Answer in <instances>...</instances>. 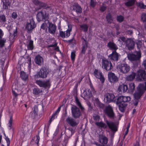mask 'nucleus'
I'll use <instances>...</instances> for the list:
<instances>
[{
	"instance_id": "obj_26",
	"label": "nucleus",
	"mask_w": 146,
	"mask_h": 146,
	"mask_svg": "<svg viewBox=\"0 0 146 146\" xmlns=\"http://www.w3.org/2000/svg\"><path fill=\"white\" fill-rule=\"evenodd\" d=\"M3 35V33L2 31L0 29V38H1ZM6 40L3 39L0 40V47H2L4 46V43Z\"/></svg>"
},
{
	"instance_id": "obj_45",
	"label": "nucleus",
	"mask_w": 146,
	"mask_h": 146,
	"mask_svg": "<svg viewBox=\"0 0 146 146\" xmlns=\"http://www.w3.org/2000/svg\"><path fill=\"white\" fill-rule=\"evenodd\" d=\"M123 102H128L130 101L131 98L129 96H123Z\"/></svg>"
},
{
	"instance_id": "obj_14",
	"label": "nucleus",
	"mask_w": 146,
	"mask_h": 146,
	"mask_svg": "<svg viewBox=\"0 0 146 146\" xmlns=\"http://www.w3.org/2000/svg\"><path fill=\"white\" fill-rule=\"evenodd\" d=\"M72 114L75 118L79 117L80 115V112L78 108L76 106H73L72 107Z\"/></svg>"
},
{
	"instance_id": "obj_5",
	"label": "nucleus",
	"mask_w": 146,
	"mask_h": 146,
	"mask_svg": "<svg viewBox=\"0 0 146 146\" xmlns=\"http://www.w3.org/2000/svg\"><path fill=\"white\" fill-rule=\"evenodd\" d=\"M141 56V53L139 51L135 52L133 54H129L127 55L129 60L131 61L138 60Z\"/></svg>"
},
{
	"instance_id": "obj_38",
	"label": "nucleus",
	"mask_w": 146,
	"mask_h": 146,
	"mask_svg": "<svg viewBox=\"0 0 146 146\" xmlns=\"http://www.w3.org/2000/svg\"><path fill=\"white\" fill-rule=\"evenodd\" d=\"M126 106V105L124 103L120 104L119 105V108L121 112L123 111Z\"/></svg>"
},
{
	"instance_id": "obj_6",
	"label": "nucleus",
	"mask_w": 146,
	"mask_h": 146,
	"mask_svg": "<svg viewBox=\"0 0 146 146\" xmlns=\"http://www.w3.org/2000/svg\"><path fill=\"white\" fill-rule=\"evenodd\" d=\"M36 27L34 21L32 18L28 20L25 25V29L28 31L30 32L33 29Z\"/></svg>"
},
{
	"instance_id": "obj_36",
	"label": "nucleus",
	"mask_w": 146,
	"mask_h": 146,
	"mask_svg": "<svg viewBox=\"0 0 146 146\" xmlns=\"http://www.w3.org/2000/svg\"><path fill=\"white\" fill-rule=\"evenodd\" d=\"M20 76L23 80H26L28 78V76L24 72H21L20 73Z\"/></svg>"
},
{
	"instance_id": "obj_64",
	"label": "nucleus",
	"mask_w": 146,
	"mask_h": 146,
	"mask_svg": "<svg viewBox=\"0 0 146 146\" xmlns=\"http://www.w3.org/2000/svg\"><path fill=\"white\" fill-rule=\"evenodd\" d=\"M85 50H84V48H83L82 50V53H84L85 52Z\"/></svg>"
},
{
	"instance_id": "obj_52",
	"label": "nucleus",
	"mask_w": 146,
	"mask_h": 146,
	"mask_svg": "<svg viewBox=\"0 0 146 146\" xmlns=\"http://www.w3.org/2000/svg\"><path fill=\"white\" fill-rule=\"evenodd\" d=\"M33 139L35 140V143L38 144L39 141V137L38 136H36L34 137Z\"/></svg>"
},
{
	"instance_id": "obj_12",
	"label": "nucleus",
	"mask_w": 146,
	"mask_h": 146,
	"mask_svg": "<svg viewBox=\"0 0 146 146\" xmlns=\"http://www.w3.org/2000/svg\"><path fill=\"white\" fill-rule=\"evenodd\" d=\"M114 98V96L113 94L107 93L105 95L104 101L106 103H109L113 101Z\"/></svg>"
},
{
	"instance_id": "obj_16",
	"label": "nucleus",
	"mask_w": 146,
	"mask_h": 146,
	"mask_svg": "<svg viewBox=\"0 0 146 146\" xmlns=\"http://www.w3.org/2000/svg\"><path fill=\"white\" fill-rule=\"evenodd\" d=\"M127 89L128 88L127 85L122 84L118 86L117 90L119 94H122L126 92Z\"/></svg>"
},
{
	"instance_id": "obj_10",
	"label": "nucleus",
	"mask_w": 146,
	"mask_h": 146,
	"mask_svg": "<svg viewBox=\"0 0 146 146\" xmlns=\"http://www.w3.org/2000/svg\"><path fill=\"white\" fill-rule=\"evenodd\" d=\"M108 79L111 83H114L118 81V78L115 74L112 72H110L108 74Z\"/></svg>"
},
{
	"instance_id": "obj_43",
	"label": "nucleus",
	"mask_w": 146,
	"mask_h": 146,
	"mask_svg": "<svg viewBox=\"0 0 146 146\" xmlns=\"http://www.w3.org/2000/svg\"><path fill=\"white\" fill-rule=\"evenodd\" d=\"M75 56V52L74 51L72 52L71 54V58L73 62L74 61Z\"/></svg>"
},
{
	"instance_id": "obj_58",
	"label": "nucleus",
	"mask_w": 146,
	"mask_h": 146,
	"mask_svg": "<svg viewBox=\"0 0 146 146\" xmlns=\"http://www.w3.org/2000/svg\"><path fill=\"white\" fill-rule=\"evenodd\" d=\"M143 65L144 66V67L146 69V60L143 61Z\"/></svg>"
},
{
	"instance_id": "obj_40",
	"label": "nucleus",
	"mask_w": 146,
	"mask_h": 146,
	"mask_svg": "<svg viewBox=\"0 0 146 146\" xmlns=\"http://www.w3.org/2000/svg\"><path fill=\"white\" fill-rule=\"evenodd\" d=\"M17 35V32L16 30H15L12 35H10L9 36V38L10 40L11 41L12 40L15 38V37Z\"/></svg>"
},
{
	"instance_id": "obj_49",
	"label": "nucleus",
	"mask_w": 146,
	"mask_h": 146,
	"mask_svg": "<svg viewBox=\"0 0 146 146\" xmlns=\"http://www.w3.org/2000/svg\"><path fill=\"white\" fill-rule=\"evenodd\" d=\"M17 12H13L11 14V17L13 19H16L17 18Z\"/></svg>"
},
{
	"instance_id": "obj_37",
	"label": "nucleus",
	"mask_w": 146,
	"mask_h": 146,
	"mask_svg": "<svg viewBox=\"0 0 146 146\" xmlns=\"http://www.w3.org/2000/svg\"><path fill=\"white\" fill-rule=\"evenodd\" d=\"M27 47L28 49L32 50L33 48V41L32 40L29 41L27 42Z\"/></svg>"
},
{
	"instance_id": "obj_34",
	"label": "nucleus",
	"mask_w": 146,
	"mask_h": 146,
	"mask_svg": "<svg viewBox=\"0 0 146 146\" xmlns=\"http://www.w3.org/2000/svg\"><path fill=\"white\" fill-rule=\"evenodd\" d=\"M135 3V0H129L125 3V4L126 6L129 7L133 5Z\"/></svg>"
},
{
	"instance_id": "obj_62",
	"label": "nucleus",
	"mask_w": 146,
	"mask_h": 146,
	"mask_svg": "<svg viewBox=\"0 0 146 146\" xmlns=\"http://www.w3.org/2000/svg\"><path fill=\"white\" fill-rule=\"evenodd\" d=\"M134 146H139V143L138 142H137Z\"/></svg>"
},
{
	"instance_id": "obj_63",
	"label": "nucleus",
	"mask_w": 146,
	"mask_h": 146,
	"mask_svg": "<svg viewBox=\"0 0 146 146\" xmlns=\"http://www.w3.org/2000/svg\"><path fill=\"white\" fill-rule=\"evenodd\" d=\"M60 22H59L58 23V28L60 29Z\"/></svg>"
},
{
	"instance_id": "obj_24",
	"label": "nucleus",
	"mask_w": 146,
	"mask_h": 146,
	"mask_svg": "<svg viewBox=\"0 0 146 146\" xmlns=\"http://www.w3.org/2000/svg\"><path fill=\"white\" fill-rule=\"evenodd\" d=\"M66 121L72 126H75L77 124V123L73 119L70 117H68L67 118Z\"/></svg>"
},
{
	"instance_id": "obj_13",
	"label": "nucleus",
	"mask_w": 146,
	"mask_h": 146,
	"mask_svg": "<svg viewBox=\"0 0 146 146\" xmlns=\"http://www.w3.org/2000/svg\"><path fill=\"white\" fill-rule=\"evenodd\" d=\"M68 29L66 32L60 31V35L62 37L64 38L66 37H68L70 35V32L72 30V27L70 25H68Z\"/></svg>"
},
{
	"instance_id": "obj_17",
	"label": "nucleus",
	"mask_w": 146,
	"mask_h": 146,
	"mask_svg": "<svg viewBox=\"0 0 146 146\" xmlns=\"http://www.w3.org/2000/svg\"><path fill=\"white\" fill-rule=\"evenodd\" d=\"M126 44L129 49L131 50L134 48L135 42L133 40L128 39L126 40Z\"/></svg>"
},
{
	"instance_id": "obj_44",
	"label": "nucleus",
	"mask_w": 146,
	"mask_h": 146,
	"mask_svg": "<svg viewBox=\"0 0 146 146\" xmlns=\"http://www.w3.org/2000/svg\"><path fill=\"white\" fill-rule=\"evenodd\" d=\"M75 101L77 105L78 106L79 108L82 110L84 109V108L82 106L80 103V102L78 98L77 97H76L75 98Z\"/></svg>"
},
{
	"instance_id": "obj_18",
	"label": "nucleus",
	"mask_w": 146,
	"mask_h": 146,
	"mask_svg": "<svg viewBox=\"0 0 146 146\" xmlns=\"http://www.w3.org/2000/svg\"><path fill=\"white\" fill-rule=\"evenodd\" d=\"M48 24V30L49 32L51 34H55L56 30V26L54 24L50 22Z\"/></svg>"
},
{
	"instance_id": "obj_53",
	"label": "nucleus",
	"mask_w": 146,
	"mask_h": 146,
	"mask_svg": "<svg viewBox=\"0 0 146 146\" xmlns=\"http://www.w3.org/2000/svg\"><path fill=\"white\" fill-rule=\"evenodd\" d=\"M141 20L143 22L146 21V14L143 13L141 16Z\"/></svg>"
},
{
	"instance_id": "obj_41",
	"label": "nucleus",
	"mask_w": 146,
	"mask_h": 146,
	"mask_svg": "<svg viewBox=\"0 0 146 146\" xmlns=\"http://www.w3.org/2000/svg\"><path fill=\"white\" fill-rule=\"evenodd\" d=\"M6 21V18L4 15H0V22L1 23H5Z\"/></svg>"
},
{
	"instance_id": "obj_7",
	"label": "nucleus",
	"mask_w": 146,
	"mask_h": 146,
	"mask_svg": "<svg viewBox=\"0 0 146 146\" xmlns=\"http://www.w3.org/2000/svg\"><path fill=\"white\" fill-rule=\"evenodd\" d=\"M102 63V68L107 70H109L113 68L111 62L106 59H103Z\"/></svg>"
},
{
	"instance_id": "obj_50",
	"label": "nucleus",
	"mask_w": 146,
	"mask_h": 146,
	"mask_svg": "<svg viewBox=\"0 0 146 146\" xmlns=\"http://www.w3.org/2000/svg\"><path fill=\"white\" fill-rule=\"evenodd\" d=\"M106 19L107 21L109 23H111L112 21L111 16L110 14H108L107 15L106 17Z\"/></svg>"
},
{
	"instance_id": "obj_48",
	"label": "nucleus",
	"mask_w": 146,
	"mask_h": 146,
	"mask_svg": "<svg viewBox=\"0 0 146 146\" xmlns=\"http://www.w3.org/2000/svg\"><path fill=\"white\" fill-rule=\"evenodd\" d=\"M38 109L37 108H35L32 113V116L33 117H35L37 114Z\"/></svg>"
},
{
	"instance_id": "obj_39",
	"label": "nucleus",
	"mask_w": 146,
	"mask_h": 146,
	"mask_svg": "<svg viewBox=\"0 0 146 146\" xmlns=\"http://www.w3.org/2000/svg\"><path fill=\"white\" fill-rule=\"evenodd\" d=\"M42 92V90L38 88H35L33 89V93L35 95H38Z\"/></svg>"
},
{
	"instance_id": "obj_35",
	"label": "nucleus",
	"mask_w": 146,
	"mask_h": 146,
	"mask_svg": "<svg viewBox=\"0 0 146 146\" xmlns=\"http://www.w3.org/2000/svg\"><path fill=\"white\" fill-rule=\"evenodd\" d=\"M13 123V118L12 115L10 116V119L9 120L7 125L8 127V129H11L12 128V125Z\"/></svg>"
},
{
	"instance_id": "obj_51",
	"label": "nucleus",
	"mask_w": 146,
	"mask_h": 146,
	"mask_svg": "<svg viewBox=\"0 0 146 146\" xmlns=\"http://www.w3.org/2000/svg\"><path fill=\"white\" fill-rule=\"evenodd\" d=\"M124 19L123 17L121 16H119L117 17V20L119 22L122 21Z\"/></svg>"
},
{
	"instance_id": "obj_47",
	"label": "nucleus",
	"mask_w": 146,
	"mask_h": 146,
	"mask_svg": "<svg viewBox=\"0 0 146 146\" xmlns=\"http://www.w3.org/2000/svg\"><path fill=\"white\" fill-rule=\"evenodd\" d=\"M49 47H53V49L55 50L56 51L60 52L59 48L58 47L56 46V44H54L52 45H50L48 46Z\"/></svg>"
},
{
	"instance_id": "obj_31",
	"label": "nucleus",
	"mask_w": 146,
	"mask_h": 146,
	"mask_svg": "<svg viewBox=\"0 0 146 146\" xmlns=\"http://www.w3.org/2000/svg\"><path fill=\"white\" fill-rule=\"evenodd\" d=\"M94 105L97 106L100 108H102L104 107L103 104L100 103L98 99H96L94 102Z\"/></svg>"
},
{
	"instance_id": "obj_23",
	"label": "nucleus",
	"mask_w": 146,
	"mask_h": 146,
	"mask_svg": "<svg viewBox=\"0 0 146 146\" xmlns=\"http://www.w3.org/2000/svg\"><path fill=\"white\" fill-rule=\"evenodd\" d=\"M35 61V63L39 65H41L43 62V58L40 55H38L36 57Z\"/></svg>"
},
{
	"instance_id": "obj_19",
	"label": "nucleus",
	"mask_w": 146,
	"mask_h": 146,
	"mask_svg": "<svg viewBox=\"0 0 146 146\" xmlns=\"http://www.w3.org/2000/svg\"><path fill=\"white\" fill-rule=\"evenodd\" d=\"M106 113L110 117H112L114 115V113L112 108L110 106L106 107L105 111Z\"/></svg>"
},
{
	"instance_id": "obj_25",
	"label": "nucleus",
	"mask_w": 146,
	"mask_h": 146,
	"mask_svg": "<svg viewBox=\"0 0 146 146\" xmlns=\"http://www.w3.org/2000/svg\"><path fill=\"white\" fill-rule=\"evenodd\" d=\"M137 48L138 49L140 50L141 49H143L145 48V47L143 45V41L140 40L137 41L136 42Z\"/></svg>"
},
{
	"instance_id": "obj_15",
	"label": "nucleus",
	"mask_w": 146,
	"mask_h": 146,
	"mask_svg": "<svg viewBox=\"0 0 146 146\" xmlns=\"http://www.w3.org/2000/svg\"><path fill=\"white\" fill-rule=\"evenodd\" d=\"M120 56V55L115 50L113 51L111 54H110L108 57L111 60L117 61Z\"/></svg>"
},
{
	"instance_id": "obj_27",
	"label": "nucleus",
	"mask_w": 146,
	"mask_h": 146,
	"mask_svg": "<svg viewBox=\"0 0 146 146\" xmlns=\"http://www.w3.org/2000/svg\"><path fill=\"white\" fill-rule=\"evenodd\" d=\"M99 141L102 144H106L108 143V139L106 137L102 136L99 139Z\"/></svg>"
},
{
	"instance_id": "obj_60",
	"label": "nucleus",
	"mask_w": 146,
	"mask_h": 146,
	"mask_svg": "<svg viewBox=\"0 0 146 146\" xmlns=\"http://www.w3.org/2000/svg\"><path fill=\"white\" fill-rule=\"evenodd\" d=\"M13 95L15 96H17L18 94H17L14 91H13Z\"/></svg>"
},
{
	"instance_id": "obj_29",
	"label": "nucleus",
	"mask_w": 146,
	"mask_h": 146,
	"mask_svg": "<svg viewBox=\"0 0 146 146\" xmlns=\"http://www.w3.org/2000/svg\"><path fill=\"white\" fill-rule=\"evenodd\" d=\"M95 124L98 127L101 128H106L107 127L106 125L102 121H96L95 122Z\"/></svg>"
},
{
	"instance_id": "obj_2",
	"label": "nucleus",
	"mask_w": 146,
	"mask_h": 146,
	"mask_svg": "<svg viewBox=\"0 0 146 146\" xmlns=\"http://www.w3.org/2000/svg\"><path fill=\"white\" fill-rule=\"evenodd\" d=\"M91 90L89 89H86L83 92V93L81 95V96L83 97L85 100H88L91 96L92 94H95L96 93V91L94 88L91 87L90 88Z\"/></svg>"
},
{
	"instance_id": "obj_55",
	"label": "nucleus",
	"mask_w": 146,
	"mask_h": 146,
	"mask_svg": "<svg viewBox=\"0 0 146 146\" xmlns=\"http://www.w3.org/2000/svg\"><path fill=\"white\" fill-rule=\"evenodd\" d=\"M93 117L94 119L96 121H99L100 119L99 116L98 115H94Z\"/></svg>"
},
{
	"instance_id": "obj_30",
	"label": "nucleus",
	"mask_w": 146,
	"mask_h": 146,
	"mask_svg": "<svg viewBox=\"0 0 146 146\" xmlns=\"http://www.w3.org/2000/svg\"><path fill=\"white\" fill-rule=\"evenodd\" d=\"M3 9H7L9 7L10 3L8 1L3 0Z\"/></svg>"
},
{
	"instance_id": "obj_8",
	"label": "nucleus",
	"mask_w": 146,
	"mask_h": 146,
	"mask_svg": "<svg viewBox=\"0 0 146 146\" xmlns=\"http://www.w3.org/2000/svg\"><path fill=\"white\" fill-rule=\"evenodd\" d=\"M94 74L95 76L97 78L100 79V81L103 83L105 81V78L100 71L98 70L95 69L94 72Z\"/></svg>"
},
{
	"instance_id": "obj_33",
	"label": "nucleus",
	"mask_w": 146,
	"mask_h": 146,
	"mask_svg": "<svg viewBox=\"0 0 146 146\" xmlns=\"http://www.w3.org/2000/svg\"><path fill=\"white\" fill-rule=\"evenodd\" d=\"M108 46L111 49L116 50L117 48L115 44L111 42H109L108 44Z\"/></svg>"
},
{
	"instance_id": "obj_21",
	"label": "nucleus",
	"mask_w": 146,
	"mask_h": 146,
	"mask_svg": "<svg viewBox=\"0 0 146 146\" xmlns=\"http://www.w3.org/2000/svg\"><path fill=\"white\" fill-rule=\"evenodd\" d=\"M62 106H60L58 109L52 115V116L51 118L50 119L49 121V122L50 123H51V121L53 120L54 119L57 117V115L59 113V111L60 110V109L61 108V107Z\"/></svg>"
},
{
	"instance_id": "obj_11",
	"label": "nucleus",
	"mask_w": 146,
	"mask_h": 146,
	"mask_svg": "<svg viewBox=\"0 0 146 146\" xmlns=\"http://www.w3.org/2000/svg\"><path fill=\"white\" fill-rule=\"evenodd\" d=\"M48 17V15L46 14V12L44 10H42L38 13L36 16V19L37 21H39Z\"/></svg>"
},
{
	"instance_id": "obj_54",
	"label": "nucleus",
	"mask_w": 146,
	"mask_h": 146,
	"mask_svg": "<svg viewBox=\"0 0 146 146\" xmlns=\"http://www.w3.org/2000/svg\"><path fill=\"white\" fill-rule=\"evenodd\" d=\"M90 4L91 7H94L96 3L94 2V0H91Z\"/></svg>"
},
{
	"instance_id": "obj_59",
	"label": "nucleus",
	"mask_w": 146,
	"mask_h": 146,
	"mask_svg": "<svg viewBox=\"0 0 146 146\" xmlns=\"http://www.w3.org/2000/svg\"><path fill=\"white\" fill-rule=\"evenodd\" d=\"M120 39L123 41L124 42L126 40V39L124 37H120Z\"/></svg>"
},
{
	"instance_id": "obj_9",
	"label": "nucleus",
	"mask_w": 146,
	"mask_h": 146,
	"mask_svg": "<svg viewBox=\"0 0 146 146\" xmlns=\"http://www.w3.org/2000/svg\"><path fill=\"white\" fill-rule=\"evenodd\" d=\"M36 83L40 87L49 88L50 86V83L48 80L44 81L38 80H36Z\"/></svg>"
},
{
	"instance_id": "obj_3",
	"label": "nucleus",
	"mask_w": 146,
	"mask_h": 146,
	"mask_svg": "<svg viewBox=\"0 0 146 146\" xmlns=\"http://www.w3.org/2000/svg\"><path fill=\"white\" fill-rule=\"evenodd\" d=\"M118 71L123 73H126L129 72L130 67L127 64H121L118 65L117 67Z\"/></svg>"
},
{
	"instance_id": "obj_28",
	"label": "nucleus",
	"mask_w": 146,
	"mask_h": 146,
	"mask_svg": "<svg viewBox=\"0 0 146 146\" xmlns=\"http://www.w3.org/2000/svg\"><path fill=\"white\" fill-rule=\"evenodd\" d=\"M129 85V92L130 93L132 94L135 89V85L133 83H130Z\"/></svg>"
},
{
	"instance_id": "obj_56",
	"label": "nucleus",
	"mask_w": 146,
	"mask_h": 146,
	"mask_svg": "<svg viewBox=\"0 0 146 146\" xmlns=\"http://www.w3.org/2000/svg\"><path fill=\"white\" fill-rule=\"evenodd\" d=\"M138 5L141 8H145V6L144 5V4L142 3H139L138 4Z\"/></svg>"
},
{
	"instance_id": "obj_20",
	"label": "nucleus",
	"mask_w": 146,
	"mask_h": 146,
	"mask_svg": "<svg viewBox=\"0 0 146 146\" xmlns=\"http://www.w3.org/2000/svg\"><path fill=\"white\" fill-rule=\"evenodd\" d=\"M106 123L109 128L112 131H116L117 130V127L115 123L111 121H107Z\"/></svg>"
},
{
	"instance_id": "obj_57",
	"label": "nucleus",
	"mask_w": 146,
	"mask_h": 146,
	"mask_svg": "<svg viewBox=\"0 0 146 146\" xmlns=\"http://www.w3.org/2000/svg\"><path fill=\"white\" fill-rule=\"evenodd\" d=\"M106 8L104 6H103L101 7L100 8V10L102 11H104L106 9Z\"/></svg>"
},
{
	"instance_id": "obj_61",
	"label": "nucleus",
	"mask_w": 146,
	"mask_h": 146,
	"mask_svg": "<svg viewBox=\"0 0 146 146\" xmlns=\"http://www.w3.org/2000/svg\"><path fill=\"white\" fill-rule=\"evenodd\" d=\"M128 130H126V131H125V135H124V137H125V136H126V135H127L128 133Z\"/></svg>"
},
{
	"instance_id": "obj_42",
	"label": "nucleus",
	"mask_w": 146,
	"mask_h": 146,
	"mask_svg": "<svg viewBox=\"0 0 146 146\" xmlns=\"http://www.w3.org/2000/svg\"><path fill=\"white\" fill-rule=\"evenodd\" d=\"M88 26L86 25H83L80 26V30L84 32L87 31Z\"/></svg>"
},
{
	"instance_id": "obj_1",
	"label": "nucleus",
	"mask_w": 146,
	"mask_h": 146,
	"mask_svg": "<svg viewBox=\"0 0 146 146\" xmlns=\"http://www.w3.org/2000/svg\"><path fill=\"white\" fill-rule=\"evenodd\" d=\"M137 81L145 80L146 81V74L144 70L139 69L138 70L136 74L134 72H131L130 75L127 76L126 80L128 81H132L134 80L135 76Z\"/></svg>"
},
{
	"instance_id": "obj_22",
	"label": "nucleus",
	"mask_w": 146,
	"mask_h": 146,
	"mask_svg": "<svg viewBox=\"0 0 146 146\" xmlns=\"http://www.w3.org/2000/svg\"><path fill=\"white\" fill-rule=\"evenodd\" d=\"M70 9L71 10L75 11L76 12L78 13H80L81 11V7L77 3H74V5H73V7L71 6Z\"/></svg>"
},
{
	"instance_id": "obj_4",
	"label": "nucleus",
	"mask_w": 146,
	"mask_h": 146,
	"mask_svg": "<svg viewBox=\"0 0 146 146\" xmlns=\"http://www.w3.org/2000/svg\"><path fill=\"white\" fill-rule=\"evenodd\" d=\"M48 70L44 67L42 68L39 72L37 73V74L35 76V79L38 78H46L48 73Z\"/></svg>"
},
{
	"instance_id": "obj_32",
	"label": "nucleus",
	"mask_w": 146,
	"mask_h": 146,
	"mask_svg": "<svg viewBox=\"0 0 146 146\" xmlns=\"http://www.w3.org/2000/svg\"><path fill=\"white\" fill-rule=\"evenodd\" d=\"M50 22L48 20H46L45 22L43 23L41 26V29L44 30L46 29L48 27V24Z\"/></svg>"
},
{
	"instance_id": "obj_46",
	"label": "nucleus",
	"mask_w": 146,
	"mask_h": 146,
	"mask_svg": "<svg viewBox=\"0 0 146 146\" xmlns=\"http://www.w3.org/2000/svg\"><path fill=\"white\" fill-rule=\"evenodd\" d=\"M123 102V96H119L117 99V103H118Z\"/></svg>"
}]
</instances>
